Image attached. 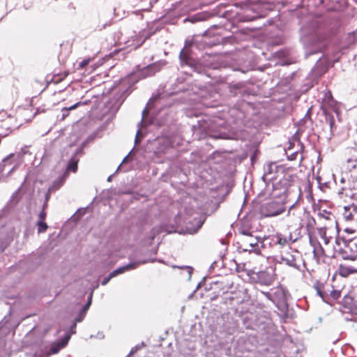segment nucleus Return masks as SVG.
I'll return each instance as SVG.
<instances>
[{
	"label": "nucleus",
	"instance_id": "nucleus-1",
	"mask_svg": "<svg viewBox=\"0 0 357 357\" xmlns=\"http://www.w3.org/2000/svg\"><path fill=\"white\" fill-rule=\"evenodd\" d=\"M238 245V249L241 252H254L259 255L263 247V242L255 236H245L239 238Z\"/></svg>",
	"mask_w": 357,
	"mask_h": 357
},
{
	"label": "nucleus",
	"instance_id": "nucleus-2",
	"mask_svg": "<svg viewBox=\"0 0 357 357\" xmlns=\"http://www.w3.org/2000/svg\"><path fill=\"white\" fill-rule=\"evenodd\" d=\"M302 41L305 47L306 57L321 52L325 46L324 42L317 34L304 36L302 38Z\"/></svg>",
	"mask_w": 357,
	"mask_h": 357
},
{
	"label": "nucleus",
	"instance_id": "nucleus-3",
	"mask_svg": "<svg viewBox=\"0 0 357 357\" xmlns=\"http://www.w3.org/2000/svg\"><path fill=\"white\" fill-rule=\"evenodd\" d=\"M285 211V205L283 202L278 200H268L262 204L259 208L262 217L277 216Z\"/></svg>",
	"mask_w": 357,
	"mask_h": 357
},
{
	"label": "nucleus",
	"instance_id": "nucleus-4",
	"mask_svg": "<svg viewBox=\"0 0 357 357\" xmlns=\"http://www.w3.org/2000/svg\"><path fill=\"white\" fill-rule=\"evenodd\" d=\"M220 121V123H217L213 121L210 123H208L206 120H204L203 122L199 121L198 124L202 130L206 132L207 134H209L213 138H228V134L220 130L221 126L225 123V122L222 121L221 120Z\"/></svg>",
	"mask_w": 357,
	"mask_h": 357
},
{
	"label": "nucleus",
	"instance_id": "nucleus-5",
	"mask_svg": "<svg viewBox=\"0 0 357 357\" xmlns=\"http://www.w3.org/2000/svg\"><path fill=\"white\" fill-rule=\"evenodd\" d=\"M153 261H154V259L140 260L135 262H130L126 265L119 267L118 268L112 271L107 276L105 277L101 282V284L106 285L112 278L120 274H122L126 271L135 269L139 264H144Z\"/></svg>",
	"mask_w": 357,
	"mask_h": 357
},
{
	"label": "nucleus",
	"instance_id": "nucleus-6",
	"mask_svg": "<svg viewBox=\"0 0 357 357\" xmlns=\"http://www.w3.org/2000/svg\"><path fill=\"white\" fill-rule=\"evenodd\" d=\"M278 166L275 162H271L267 164L264 167V174L262 176V180L266 184L267 186L269 185L270 183H272V185H274L273 181L276 180V174L278 172Z\"/></svg>",
	"mask_w": 357,
	"mask_h": 357
},
{
	"label": "nucleus",
	"instance_id": "nucleus-7",
	"mask_svg": "<svg viewBox=\"0 0 357 357\" xmlns=\"http://www.w3.org/2000/svg\"><path fill=\"white\" fill-rule=\"evenodd\" d=\"M295 240H292L291 234L289 236H284L278 233L271 236L270 244L278 245L280 248H284L286 247L289 248L290 245Z\"/></svg>",
	"mask_w": 357,
	"mask_h": 357
},
{
	"label": "nucleus",
	"instance_id": "nucleus-8",
	"mask_svg": "<svg viewBox=\"0 0 357 357\" xmlns=\"http://www.w3.org/2000/svg\"><path fill=\"white\" fill-rule=\"evenodd\" d=\"M111 24L110 20L106 17L104 14H98L94 16L91 22V27L95 31H101Z\"/></svg>",
	"mask_w": 357,
	"mask_h": 357
},
{
	"label": "nucleus",
	"instance_id": "nucleus-9",
	"mask_svg": "<svg viewBox=\"0 0 357 357\" xmlns=\"http://www.w3.org/2000/svg\"><path fill=\"white\" fill-rule=\"evenodd\" d=\"M253 278L257 283L264 286H271L275 279L272 273L266 271H259Z\"/></svg>",
	"mask_w": 357,
	"mask_h": 357
},
{
	"label": "nucleus",
	"instance_id": "nucleus-10",
	"mask_svg": "<svg viewBox=\"0 0 357 357\" xmlns=\"http://www.w3.org/2000/svg\"><path fill=\"white\" fill-rule=\"evenodd\" d=\"M314 289L317 292V295L321 297L323 301L326 303H329V291L330 289L333 288L332 286L323 284L318 281H317L313 286Z\"/></svg>",
	"mask_w": 357,
	"mask_h": 357
},
{
	"label": "nucleus",
	"instance_id": "nucleus-11",
	"mask_svg": "<svg viewBox=\"0 0 357 357\" xmlns=\"http://www.w3.org/2000/svg\"><path fill=\"white\" fill-rule=\"evenodd\" d=\"M272 291V302L277 305H283L286 302L285 291L281 286L273 287Z\"/></svg>",
	"mask_w": 357,
	"mask_h": 357
},
{
	"label": "nucleus",
	"instance_id": "nucleus-12",
	"mask_svg": "<svg viewBox=\"0 0 357 357\" xmlns=\"http://www.w3.org/2000/svg\"><path fill=\"white\" fill-rule=\"evenodd\" d=\"M342 215L346 221L357 222V205L352 204L345 206Z\"/></svg>",
	"mask_w": 357,
	"mask_h": 357
},
{
	"label": "nucleus",
	"instance_id": "nucleus-13",
	"mask_svg": "<svg viewBox=\"0 0 357 357\" xmlns=\"http://www.w3.org/2000/svg\"><path fill=\"white\" fill-rule=\"evenodd\" d=\"M294 251H282L280 255V263L285 264L286 265L297 268L296 256L293 254Z\"/></svg>",
	"mask_w": 357,
	"mask_h": 357
},
{
	"label": "nucleus",
	"instance_id": "nucleus-14",
	"mask_svg": "<svg viewBox=\"0 0 357 357\" xmlns=\"http://www.w3.org/2000/svg\"><path fill=\"white\" fill-rule=\"evenodd\" d=\"M204 220L200 216L194 218L193 222H189L185 226V231L190 234H195L202 226Z\"/></svg>",
	"mask_w": 357,
	"mask_h": 357
},
{
	"label": "nucleus",
	"instance_id": "nucleus-15",
	"mask_svg": "<svg viewBox=\"0 0 357 357\" xmlns=\"http://www.w3.org/2000/svg\"><path fill=\"white\" fill-rule=\"evenodd\" d=\"M70 340V335H64L60 342H56L52 344L48 354H56L60 351V350L64 348Z\"/></svg>",
	"mask_w": 357,
	"mask_h": 357
},
{
	"label": "nucleus",
	"instance_id": "nucleus-16",
	"mask_svg": "<svg viewBox=\"0 0 357 357\" xmlns=\"http://www.w3.org/2000/svg\"><path fill=\"white\" fill-rule=\"evenodd\" d=\"M338 273L342 277L347 278L350 275L356 273L357 267L347 264H340L338 267Z\"/></svg>",
	"mask_w": 357,
	"mask_h": 357
},
{
	"label": "nucleus",
	"instance_id": "nucleus-17",
	"mask_svg": "<svg viewBox=\"0 0 357 357\" xmlns=\"http://www.w3.org/2000/svg\"><path fill=\"white\" fill-rule=\"evenodd\" d=\"M10 242V238L6 229H0V254L6 250Z\"/></svg>",
	"mask_w": 357,
	"mask_h": 357
},
{
	"label": "nucleus",
	"instance_id": "nucleus-18",
	"mask_svg": "<svg viewBox=\"0 0 357 357\" xmlns=\"http://www.w3.org/2000/svg\"><path fill=\"white\" fill-rule=\"evenodd\" d=\"M328 70V68L326 65L319 63V61L312 69L311 74L314 78H319L321 77Z\"/></svg>",
	"mask_w": 357,
	"mask_h": 357
},
{
	"label": "nucleus",
	"instance_id": "nucleus-19",
	"mask_svg": "<svg viewBox=\"0 0 357 357\" xmlns=\"http://www.w3.org/2000/svg\"><path fill=\"white\" fill-rule=\"evenodd\" d=\"M179 59L181 61V63L183 65L189 66L192 68H195V64L194 61L192 60L190 56L188 55V54L184 51L183 49L179 54Z\"/></svg>",
	"mask_w": 357,
	"mask_h": 357
},
{
	"label": "nucleus",
	"instance_id": "nucleus-20",
	"mask_svg": "<svg viewBox=\"0 0 357 357\" xmlns=\"http://www.w3.org/2000/svg\"><path fill=\"white\" fill-rule=\"evenodd\" d=\"M347 248L349 250V252H348V250H343L340 251L342 258L344 260L356 261L357 259V256L355 252V249L347 247Z\"/></svg>",
	"mask_w": 357,
	"mask_h": 357
},
{
	"label": "nucleus",
	"instance_id": "nucleus-21",
	"mask_svg": "<svg viewBox=\"0 0 357 357\" xmlns=\"http://www.w3.org/2000/svg\"><path fill=\"white\" fill-rule=\"evenodd\" d=\"M160 69L159 64L158 63H152L149 66H147L143 70L142 73L144 76H153L155 74L156 72H158Z\"/></svg>",
	"mask_w": 357,
	"mask_h": 357
},
{
	"label": "nucleus",
	"instance_id": "nucleus-22",
	"mask_svg": "<svg viewBox=\"0 0 357 357\" xmlns=\"http://www.w3.org/2000/svg\"><path fill=\"white\" fill-rule=\"evenodd\" d=\"M215 14H216V13H213V15H215ZM211 15H212V14H211L210 13H206V12L198 13L191 17V19H192L191 21L192 22L204 21V20H208Z\"/></svg>",
	"mask_w": 357,
	"mask_h": 357
},
{
	"label": "nucleus",
	"instance_id": "nucleus-23",
	"mask_svg": "<svg viewBox=\"0 0 357 357\" xmlns=\"http://www.w3.org/2000/svg\"><path fill=\"white\" fill-rule=\"evenodd\" d=\"M64 183V178H60L59 181H55L51 188L48 189V192L46 194V201L49 199V192H50L52 190H57L59 189Z\"/></svg>",
	"mask_w": 357,
	"mask_h": 357
},
{
	"label": "nucleus",
	"instance_id": "nucleus-24",
	"mask_svg": "<svg viewBox=\"0 0 357 357\" xmlns=\"http://www.w3.org/2000/svg\"><path fill=\"white\" fill-rule=\"evenodd\" d=\"M319 236L323 239L325 245H328L330 242L331 237L326 236V229L325 227H321L318 229Z\"/></svg>",
	"mask_w": 357,
	"mask_h": 357
},
{
	"label": "nucleus",
	"instance_id": "nucleus-25",
	"mask_svg": "<svg viewBox=\"0 0 357 357\" xmlns=\"http://www.w3.org/2000/svg\"><path fill=\"white\" fill-rule=\"evenodd\" d=\"M329 298H332L333 300H337L341 296V291L339 290L333 289V287L330 289Z\"/></svg>",
	"mask_w": 357,
	"mask_h": 357
},
{
	"label": "nucleus",
	"instance_id": "nucleus-26",
	"mask_svg": "<svg viewBox=\"0 0 357 357\" xmlns=\"http://www.w3.org/2000/svg\"><path fill=\"white\" fill-rule=\"evenodd\" d=\"M318 215L326 220H331V218L334 217L332 213L326 210L319 211Z\"/></svg>",
	"mask_w": 357,
	"mask_h": 357
},
{
	"label": "nucleus",
	"instance_id": "nucleus-27",
	"mask_svg": "<svg viewBox=\"0 0 357 357\" xmlns=\"http://www.w3.org/2000/svg\"><path fill=\"white\" fill-rule=\"evenodd\" d=\"M93 290L94 289L91 291L90 294L89 295L86 303L82 308V310H83V313H86V311L88 310L91 304Z\"/></svg>",
	"mask_w": 357,
	"mask_h": 357
},
{
	"label": "nucleus",
	"instance_id": "nucleus-28",
	"mask_svg": "<svg viewBox=\"0 0 357 357\" xmlns=\"http://www.w3.org/2000/svg\"><path fill=\"white\" fill-rule=\"evenodd\" d=\"M77 169V162L74 160H71L68 166H67V170L72 171L73 172H76Z\"/></svg>",
	"mask_w": 357,
	"mask_h": 357
},
{
	"label": "nucleus",
	"instance_id": "nucleus-29",
	"mask_svg": "<svg viewBox=\"0 0 357 357\" xmlns=\"http://www.w3.org/2000/svg\"><path fill=\"white\" fill-rule=\"evenodd\" d=\"M76 326H77V322L73 321V324L69 327V329L68 331L66 332L65 335H70V338L71 337V335L76 333Z\"/></svg>",
	"mask_w": 357,
	"mask_h": 357
},
{
	"label": "nucleus",
	"instance_id": "nucleus-30",
	"mask_svg": "<svg viewBox=\"0 0 357 357\" xmlns=\"http://www.w3.org/2000/svg\"><path fill=\"white\" fill-rule=\"evenodd\" d=\"M37 225H38V233L45 232L48 227L47 225L43 220H40Z\"/></svg>",
	"mask_w": 357,
	"mask_h": 357
},
{
	"label": "nucleus",
	"instance_id": "nucleus-31",
	"mask_svg": "<svg viewBox=\"0 0 357 357\" xmlns=\"http://www.w3.org/2000/svg\"><path fill=\"white\" fill-rule=\"evenodd\" d=\"M86 103H87V102H81V101H79V102H77L75 104L73 105L72 106H70L69 107H67V109L70 111V110L76 109L77 107H78L80 105H86Z\"/></svg>",
	"mask_w": 357,
	"mask_h": 357
},
{
	"label": "nucleus",
	"instance_id": "nucleus-32",
	"mask_svg": "<svg viewBox=\"0 0 357 357\" xmlns=\"http://www.w3.org/2000/svg\"><path fill=\"white\" fill-rule=\"evenodd\" d=\"M85 315H86V313H83V310H81L79 313V315L75 318V319L74 321H76L77 323L81 322L84 319Z\"/></svg>",
	"mask_w": 357,
	"mask_h": 357
},
{
	"label": "nucleus",
	"instance_id": "nucleus-33",
	"mask_svg": "<svg viewBox=\"0 0 357 357\" xmlns=\"http://www.w3.org/2000/svg\"><path fill=\"white\" fill-rule=\"evenodd\" d=\"M253 236V235L248 230L242 229L240 231V236L238 237V239L240 238H243V236Z\"/></svg>",
	"mask_w": 357,
	"mask_h": 357
},
{
	"label": "nucleus",
	"instance_id": "nucleus-34",
	"mask_svg": "<svg viewBox=\"0 0 357 357\" xmlns=\"http://www.w3.org/2000/svg\"><path fill=\"white\" fill-rule=\"evenodd\" d=\"M142 135L141 134V132L139 130H137V133H136V136H135V144H137L139 143H140V141H141V137H142Z\"/></svg>",
	"mask_w": 357,
	"mask_h": 357
},
{
	"label": "nucleus",
	"instance_id": "nucleus-35",
	"mask_svg": "<svg viewBox=\"0 0 357 357\" xmlns=\"http://www.w3.org/2000/svg\"><path fill=\"white\" fill-rule=\"evenodd\" d=\"M261 293L263 295H264L267 299H268L271 301H272V296H272V291H271V289L269 291H261Z\"/></svg>",
	"mask_w": 357,
	"mask_h": 357
},
{
	"label": "nucleus",
	"instance_id": "nucleus-36",
	"mask_svg": "<svg viewBox=\"0 0 357 357\" xmlns=\"http://www.w3.org/2000/svg\"><path fill=\"white\" fill-rule=\"evenodd\" d=\"M62 112V119L63 120L69 115V110L67 109V107H64L61 110Z\"/></svg>",
	"mask_w": 357,
	"mask_h": 357
},
{
	"label": "nucleus",
	"instance_id": "nucleus-37",
	"mask_svg": "<svg viewBox=\"0 0 357 357\" xmlns=\"http://www.w3.org/2000/svg\"><path fill=\"white\" fill-rule=\"evenodd\" d=\"M26 149H27V146H25V147H24V148H22V149H21V152H20V153H19L17 155V157L20 158V157H22V155H24L26 154V153H28V151H27Z\"/></svg>",
	"mask_w": 357,
	"mask_h": 357
},
{
	"label": "nucleus",
	"instance_id": "nucleus-38",
	"mask_svg": "<svg viewBox=\"0 0 357 357\" xmlns=\"http://www.w3.org/2000/svg\"><path fill=\"white\" fill-rule=\"evenodd\" d=\"M159 232V229L157 228H153L151 231V239L153 240L155 235Z\"/></svg>",
	"mask_w": 357,
	"mask_h": 357
},
{
	"label": "nucleus",
	"instance_id": "nucleus-39",
	"mask_svg": "<svg viewBox=\"0 0 357 357\" xmlns=\"http://www.w3.org/2000/svg\"><path fill=\"white\" fill-rule=\"evenodd\" d=\"M39 218L40 219V220H44L45 217H46V213L45 212V210L44 208L43 209V211L39 213Z\"/></svg>",
	"mask_w": 357,
	"mask_h": 357
},
{
	"label": "nucleus",
	"instance_id": "nucleus-40",
	"mask_svg": "<svg viewBox=\"0 0 357 357\" xmlns=\"http://www.w3.org/2000/svg\"><path fill=\"white\" fill-rule=\"evenodd\" d=\"M185 268H186V270L188 271V280H190L191 275H192V268H191L190 266H187Z\"/></svg>",
	"mask_w": 357,
	"mask_h": 357
},
{
	"label": "nucleus",
	"instance_id": "nucleus-41",
	"mask_svg": "<svg viewBox=\"0 0 357 357\" xmlns=\"http://www.w3.org/2000/svg\"><path fill=\"white\" fill-rule=\"evenodd\" d=\"M144 2L148 1L150 7H152L154 3H155L158 0H142Z\"/></svg>",
	"mask_w": 357,
	"mask_h": 357
},
{
	"label": "nucleus",
	"instance_id": "nucleus-42",
	"mask_svg": "<svg viewBox=\"0 0 357 357\" xmlns=\"http://www.w3.org/2000/svg\"><path fill=\"white\" fill-rule=\"evenodd\" d=\"M139 349H140V346H136V347L132 348L130 351V353H129L130 355L134 354Z\"/></svg>",
	"mask_w": 357,
	"mask_h": 357
},
{
	"label": "nucleus",
	"instance_id": "nucleus-43",
	"mask_svg": "<svg viewBox=\"0 0 357 357\" xmlns=\"http://www.w3.org/2000/svg\"><path fill=\"white\" fill-rule=\"evenodd\" d=\"M256 17L252 16V17H248V16H244L242 19V20L243 21H252L255 19Z\"/></svg>",
	"mask_w": 357,
	"mask_h": 357
},
{
	"label": "nucleus",
	"instance_id": "nucleus-44",
	"mask_svg": "<svg viewBox=\"0 0 357 357\" xmlns=\"http://www.w3.org/2000/svg\"><path fill=\"white\" fill-rule=\"evenodd\" d=\"M317 182H318V183H319V185H325V186H326V185H327L326 182H322L321 178V177H320V176H317Z\"/></svg>",
	"mask_w": 357,
	"mask_h": 357
},
{
	"label": "nucleus",
	"instance_id": "nucleus-45",
	"mask_svg": "<svg viewBox=\"0 0 357 357\" xmlns=\"http://www.w3.org/2000/svg\"><path fill=\"white\" fill-rule=\"evenodd\" d=\"M229 11L228 10H226L222 13L220 14V15L223 17L228 18L229 17Z\"/></svg>",
	"mask_w": 357,
	"mask_h": 357
},
{
	"label": "nucleus",
	"instance_id": "nucleus-46",
	"mask_svg": "<svg viewBox=\"0 0 357 357\" xmlns=\"http://www.w3.org/2000/svg\"><path fill=\"white\" fill-rule=\"evenodd\" d=\"M89 63L88 60H84L82 62L79 63V66L80 68H84L86 65H87Z\"/></svg>",
	"mask_w": 357,
	"mask_h": 357
},
{
	"label": "nucleus",
	"instance_id": "nucleus-47",
	"mask_svg": "<svg viewBox=\"0 0 357 357\" xmlns=\"http://www.w3.org/2000/svg\"><path fill=\"white\" fill-rule=\"evenodd\" d=\"M335 123V121H334V119L333 116H330V119H329V125H330V127L331 128H332L333 124Z\"/></svg>",
	"mask_w": 357,
	"mask_h": 357
},
{
	"label": "nucleus",
	"instance_id": "nucleus-48",
	"mask_svg": "<svg viewBox=\"0 0 357 357\" xmlns=\"http://www.w3.org/2000/svg\"><path fill=\"white\" fill-rule=\"evenodd\" d=\"M18 162L17 161L16 163L15 164V165L13 166V167H12V169H10V171L9 172V173H11L14 169H15L16 167H17V163Z\"/></svg>",
	"mask_w": 357,
	"mask_h": 357
},
{
	"label": "nucleus",
	"instance_id": "nucleus-49",
	"mask_svg": "<svg viewBox=\"0 0 357 357\" xmlns=\"http://www.w3.org/2000/svg\"><path fill=\"white\" fill-rule=\"evenodd\" d=\"M128 156H129V154H128V155H126V156L123 158V161H122V163L126 162L128 160Z\"/></svg>",
	"mask_w": 357,
	"mask_h": 357
},
{
	"label": "nucleus",
	"instance_id": "nucleus-50",
	"mask_svg": "<svg viewBox=\"0 0 357 357\" xmlns=\"http://www.w3.org/2000/svg\"><path fill=\"white\" fill-rule=\"evenodd\" d=\"M151 36V34H148L147 36H145V39L149 38Z\"/></svg>",
	"mask_w": 357,
	"mask_h": 357
},
{
	"label": "nucleus",
	"instance_id": "nucleus-51",
	"mask_svg": "<svg viewBox=\"0 0 357 357\" xmlns=\"http://www.w3.org/2000/svg\"><path fill=\"white\" fill-rule=\"evenodd\" d=\"M146 112V109H144L143 110V112H142V114L144 115Z\"/></svg>",
	"mask_w": 357,
	"mask_h": 357
},
{
	"label": "nucleus",
	"instance_id": "nucleus-52",
	"mask_svg": "<svg viewBox=\"0 0 357 357\" xmlns=\"http://www.w3.org/2000/svg\"><path fill=\"white\" fill-rule=\"evenodd\" d=\"M142 122H143V119H142V120H141V121H140V122L139 123V124H142Z\"/></svg>",
	"mask_w": 357,
	"mask_h": 357
},
{
	"label": "nucleus",
	"instance_id": "nucleus-53",
	"mask_svg": "<svg viewBox=\"0 0 357 357\" xmlns=\"http://www.w3.org/2000/svg\"><path fill=\"white\" fill-rule=\"evenodd\" d=\"M110 180H111V176H109V177H108V178H107V181H109Z\"/></svg>",
	"mask_w": 357,
	"mask_h": 357
},
{
	"label": "nucleus",
	"instance_id": "nucleus-54",
	"mask_svg": "<svg viewBox=\"0 0 357 357\" xmlns=\"http://www.w3.org/2000/svg\"><path fill=\"white\" fill-rule=\"evenodd\" d=\"M345 231H348V232H350V230L349 229H347Z\"/></svg>",
	"mask_w": 357,
	"mask_h": 357
},
{
	"label": "nucleus",
	"instance_id": "nucleus-55",
	"mask_svg": "<svg viewBox=\"0 0 357 357\" xmlns=\"http://www.w3.org/2000/svg\"><path fill=\"white\" fill-rule=\"evenodd\" d=\"M131 355H130V354H128V355L126 356V357H130Z\"/></svg>",
	"mask_w": 357,
	"mask_h": 357
},
{
	"label": "nucleus",
	"instance_id": "nucleus-56",
	"mask_svg": "<svg viewBox=\"0 0 357 357\" xmlns=\"http://www.w3.org/2000/svg\"><path fill=\"white\" fill-rule=\"evenodd\" d=\"M356 310H357V303L356 304Z\"/></svg>",
	"mask_w": 357,
	"mask_h": 357
},
{
	"label": "nucleus",
	"instance_id": "nucleus-57",
	"mask_svg": "<svg viewBox=\"0 0 357 357\" xmlns=\"http://www.w3.org/2000/svg\"><path fill=\"white\" fill-rule=\"evenodd\" d=\"M356 314H357V311H356Z\"/></svg>",
	"mask_w": 357,
	"mask_h": 357
},
{
	"label": "nucleus",
	"instance_id": "nucleus-58",
	"mask_svg": "<svg viewBox=\"0 0 357 357\" xmlns=\"http://www.w3.org/2000/svg\"><path fill=\"white\" fill-rule=\"evenodd\" d=\"M46 357H48V356H46Z\"/></svg>",
	"mask_w": 357,
	"mask_h": 357
}]
</instances>
